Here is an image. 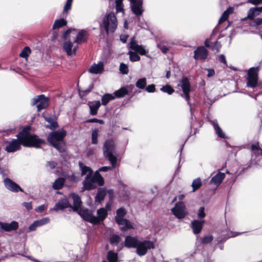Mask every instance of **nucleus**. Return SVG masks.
Returning <instances> with one entry per match:
<instances>
[{
  "instance_id": "1",
  "label": "nucleus",
  "mask_w": 262,
  "mask_h": 262,
  "mask_svg": "<svg viewBox=\"0 0 262 262\" xmlns=\"http://www.w3.org/2000/svg\"><path fill=\"white\" fill-rule=\"evenodd\" d=\"M31 128L30 125L24 126L16 135L17 139L6 142L8 144L5 148V151L8 153L14 152L21 149V145L28 147L40 148L41 145L44 144L45 141L38 138L36 135L31 134Z\"/></svg>"
},
{
  "instance_id": "2",
  "label": "nucleus",
  "mask_w": 262,
  "mask_h": 262,
  "mask_svg": "<svg viewBox=\"0 0 262 262\" xmlns=\"http://www.w3.org/2000/svg\"><path fill=\"white\" fill-rule=\"evenodd\" d=\"M67 135V132L64 129L51 132L47 138L48 141L56 148L59 152L65 151V143L63 142Z\"/></svg>"
},
{
  "instance_id": "3",
  "label": "nucleus",
  "mask_w": 262,
  "mask_h": 262,
  "mask_svg": "<svg viewBox=\"0 0 262 262\" xmlns=\"http://www.w3.org/2000/svg\"><path fill=\"white\" fill-rule=\"evenodd\" d=\"M115 148V144L113 139H108L104 142L103 146V155L111 162L113 168L116 167L117 162L116 157L113 153Z\"/></svg>"
},
{
  "instance_id": "4",
  "label": "nucleus",
  "mask_w": 262,
  "mask_h": 262,
  "mask_svg": "<svg viewBox=\"0 0 262 262\" xmlns=\"http://www.w3.org/2000/svg\"><path fill=\"white\" fill-rule=\"evenodd\" d=\"M103 25L107 35L110 31L112 33L115 31L117 27V20L114 13L110 12L103 17Z\"/></svg>"
},
{
  "instance_id": "5",
  "label": "nucleus",
  "mask_w": 262,
  "mask_h": 262,
  "mask_svg": "<svg viewBox=\"0 0 262 262\" xmlns=\"http://www.w3.org/2000/svg\"><path fill=\"white\" fill-rule=\"evenodd\" d=\"M259 67H252L248 70L247 85L254 88L257 86L258 80Z\"/></svg>"
},
{
  "instance_id": "6",
  "label": "nucleus",
  "mask_w": 262,
  "mask_h": 262,
  "mask_svg": "<svg viewBox=\"0 0 262 262\" xmlns=\"http://www.w3.org/2000/svg\"><path fill=\"white\" fill-rule=\"evenodd\" d=\"M49 97H46L43 94L36 96L32 99L31 101L32 105L38 103L37 105V112H40L42 110L47 108L49 106Z\"/></svg>"
},
{
  "instance_id": "7",
  "label": "nucleus",
  "mask_w": 262,
  "mask_h": 262,
  "mask_svg": "<svg viewBox=\"0 0 262 262\" xmlns=\"http://www.w3.org/2000/svg\"><path fill=\"white\" fill-rule=\"evenodd\" d=\"M154 243L149 240L139 241L136 248V253L139 256H142L147 253L148 250L154 249Z\"/></svg>"
},
{
  "instance_id": "8",
  "label": "nucleus",
  "mask_w": 262,
  "mask_h": 262,
  "mask_svg": "<svg viewBox=\"0 0 262 262\" xmlns=\"http://www.w3.org/2000/svg\"><path fill=\"white\" fill-rule=\"evenodd\" d=\"M173 214L179 219H184L187 215L186 206L183 202L180 201L175 204L171 209Z\"/></svg>"
},
{
  "instance_id": "9",
  "label": "nucleus",
  "mask_w": 262,
  "mask_h": 262,
  "mask_svg": "<svg viewBox=\"0 0 262 262\" xmlns=\"http://www.w3.org/2000/svg\"><path fill=\"white\" fill-rule=\"evenodd\" d=\"M180 82L184 98L188 102L190 100V92L191 91V84L189 80L187 77H183Z\"/></svg>"
},
{
  "instance_id": "10",
  "label": "nucleus",
  "mask_w": 262,
  "mask_h": 262,
  "mask_svg": "<svg viewBox=\"0 0 262 262\" xmlns=\"http://www.w3.org/2000/svg\"><path fill=\"white\" fill-rule=\"evenodd\" d=\"M208 55V51L204 46L198 47L194 51V58L195 60L205 61Z\"/></svg>"
},
{
  "instance_id": "11",
  "label": "nucleus",
  "mask_w": 262,
  "mask_h": 262,
  "mask_svg": "<svg viewBox=\"0 0 262 262\" xmlns=\"http://www.w3.org/2000/svg\"><path fill=\"white\" fill-rule=\"evenodd\" d=\"M129 48L141 55H145L146 51L142 45H139L136 41V37L133 36L129 43Z\"/></svg>"
},
{
  "instance_id": "12",
  "label": "nucleus",
  "mask_w": 262,
  "mask_h": 262,
  "mask_svg": "<svg viewBox=\"0 0 262 262\" xmlns=\"http://www.w3.org/2000/svg\"><path fill=\"white\" fill-rule=\"evenodd\" d=\"M70 198H72L73 199V205L70 207L72 209L73 211L77 212L82 207V202L81 200L80 197L77 194L72 193L69 195Z\"/></svg>"
},
{
  "instance_id": "13",
  "label": "nucleus",
  "mask_w": 262,
  "mask_h": 262,
  "mask_svg": "<svg viewBox=\"0 0 262 262\" xmlns=\"http://www.w3.org/2000/svg\"><path fill=\"white\" fill-rule=\"evenodd\" d=\"M77 213L85 221L94 225V216L92 214L91 211L88 208H82Z\"/></svg>"
},
{
  "instance_id": "14",
  "label": "nucleus",
  "mask_w": 262,
  "mask_h": 262,
  "mask_svg": "<svg viewBox=\"0 0 262 262\" xmlns=\"http://www.w3.org/2000/svg\"><path fill=\"white\" fill-rule=\"evenodd\" d=\"M97 214L98 216H94L93 217L95 225H99L101 224V222H103L107 216L108 212L105 208H101L97 210Z\"/></svg>"
},
{
  "instance_id": "15",
  "label": "nucleus",
  "mask_w": 262,
  "mask_h": 262,
  "mask_svg": "<svg viewBox=\"0 0 262 262\" xmlns=\"http://www.w3.org/2000/svg\"><path fill=\"white\" fill-rule=\"evenodd\" d=\"M131 9L133 13L136 16H140L143 12V1L138 0L135 3H131Z\"/></svg>"
},
{
  "instance_id": "16",
  "label": "nucleus",
  "mask_w": 262,
  "mask_h": 262,
  "mask_svg": "<svg viewBox=\"0 0 262 262\" xmlns=\"http://www.w3.org/2000/svg\"><path fill=\"white\" fill-rule=\"evenodd\" d=\"M4 183L6 187L13 192H18L19 191L23 192V189L16 183L9 178H6L4 180Z\"/></svg>"
},
{
  "instance_id": "17",
  "label": "nucleus",
  "mask_w": 262,
  "mask_h": 262,
  "mask_svg": "<svg viewBox=\"0 0 262 262\" xmlns=\"http://www.w3.org/2000/svg\"><path fill=\"white\" fill-rule=\"evenodd\" d=\"M204 223V220H194L191 222L190 227L194 234H198L201 232Z\"/></svg>"
},
{
  "instance_id": "18",
  "label": "nucleus",
  "mask_w": 262,
  "mask_h": 262,
  "mask_svg": "<svg viewBox=\"0 0 262 262\" xmlns=\"http://www.w3.org/2000/svg\"><path fill=\"white\" fill-rule=\"evenodd\" d=\"M0 225H1L2 230L6 232L15 231L18 228L19 226L18 223L14 221L10 223L0 222Z\"/></svg>"
},
{
  "instance_id": "19",
  "label": "nucleus",
  "mask_w": 262,
  "mask_h": 262,
  "mask_svg": "<svg viewBox=\"0 0 262 262\" xmlns=\"http://www.w3.org/2000/svg\"><path fill=\"white\" fill-rule=\"evenodd\" d=\"M93 182L92 176L90 177V174H87L85 177L84 181L83 182V187L82 188V191L84 190H91L94 189L96 188L95 185Z\"/></svg>"
},
{
  "instance_id": "20",
  "label": "nucleus",
  "mask_w": 262,
  "mask_h": 262,
  "mask_svg": "<svg viewBox=\"0 0 262 262\" xmlns=\"http://www.w3.org/2000/svg\"><path fill=\"white\" fill-rule=\"evenodd\" d=\"M88 105L90 108V114L92 116H96L101 104L100 101H89Z\"/></svg>"
},
{
  "instance_id": "21",
  "label": "nucleus",
  "mask_w": 262,
  "mask_h": 262,
  "mask_svg": "<svg viewBox=\"0 0 262 262\" xmlns=\"http://www.w3.org/2000/svg\"><path fill=\"white\" fill-rule=\"evenodd\" d=\"M139 242L136 236L128 235L125 237L124 246L127 248H136Z\"/></svg>"
},
{
  "instance_id": "22",
  "label": "nucleus",
  "mask_w": 262,
  "mask_h": 262,
  "mask_svg": "<svg viewBox=\"0 0 262 262\" xmlns=\"http://www.w3.org/2000/svg\"><path fill=\"white\" fill-rule=\"evenodd\" d=\"M63 48L68 55H72L76 54L78 45L73 47V44L72 42L66 41L63 43Z\"/></svg>"
},
{
  "instance_id": "23",
  "label": "nucleus",
  "mask_w": 262,
  "mask_h": 262,
  "mask_svg": "<svg viewBox=\"0 0 262 262\" xmlns=\"http://www.w3.org/2000/svg\"><path fill=\"white\" fill-rule=\"evenodd\" d=\"M72 205L69 203L67 198L60 200L55 205V209L56 210H63L64 209L70 208Z\"/></svg>"
},
{
  "instance_id": "24",
  "label": "nucleus",
  "mask_w": 262,
  "mask_h": 262,
  "mask_svg": "<svg viewBox=\"0 0 262 262\" xmlns=\"http://www.w3.org/2000/svg\"><path fill=\"white\" fill-rule=\"evenodd\" d=\"M88 36L89 34L85 30H81L78 33L74 42L79 44L85 42L87 41Z\"/></svg>"
},
{
  "instance_id": "25",
  "label": "nucleus",
  "mask_w": 262,
  "mask_h": 262,
  "mask_svg": "<svg viewBox=\"0 0 262 262\" xmlns=\"http://www.w3.org/2000/svg\"><path fill=\"white\" fill-rule=\"evenodd\" d=\"M225 174L219 172L216 174L212 178L210 181V184H214L216 186H219L225 179Z\"/></svg>"
},
{
  "instance_id": "26",
  "label": "nucleus",
  "mask_w": 262,
  "mask_h": 262,
  "mask_svg": "<svg viewBox=\"0 0 262 262\" xmlns=\"http://www.w3.org/2000/svg\"><path fill=\"white\" fill-rule=\"evenodd\" d=\"M119 225H123V226L121 228L122 231H125L128 229H134L133 225L132 223L127 219H124L122 220H118L116 223Z\"/></svg>"
},
{
  "instance_id": "27",
  "label": "nucleus",
  "mask_w": 262,
  "mask_h": 262,
  "mask_svg": "<svg viewBox=\"0 0 262 262\" xmlns=\"http://www.w3.org/2000/svg\"><path fill=\"white\" fill-rule=\"evenodd\" d=\"M106 195V191L105 188H99L95 198V203H101Z\"/></svg>"
},
{
  "instance_id": "28",
  "label": "nucleus",
  "mask_w": 262,
  "mask_h": 262,
  "mask_svg": "<svg viewBox=\"0 0 262 262\" xmlns=\"http://www.w3.org/2000/svg\"><path fill=\"white\" fill-rule=\"evenodd\" d=\"M233 9L232 7H229L222 14L221 17L219 20V25L222 24L223 22L227 20L230 14L232 13Z\"/></svg>"
},
{
  "instance_id": "29",
  "label": "nucleus",
  "mask_w": 262,
  "mask_h": 262,
  "mask_svg": "<svg viewBox=\"0 0 262 262\" xmlns=\"http://www.w3.org/2000/svg\"><path fill=\"white\" fill-rule=\"evenodd\" d=\"M128 90L126 87H122L120 89L115 91L114 93V96L116 98H122L127 95Z\"/></svg>"
},
{
  "instance_id": "30",
  "label": "nucleus",
  "mask_w": 262,
  "mask_h": 262,
  "mask_svg": "<svg viewBox=\"0 0 262 262\" xmlns=\"http://www.w3.org/2000/svg\"><path fill=\"white\" fill-rule=\"evenodd\" d=\"M126 214V211L125 208L121 207L118 209L116 211V216H115V222L117 223L118 220H122L124 219V217Z\"/></svg>"
},
{
  "instance_id": "31",
  "label": "nucleus",
  "mask_w": 262,
  "mask_h": 262,
  "mask_svg": "<svg viewBox=\"0 0 262 262\" xmlns=\"http://www.w3.org/2000/svg\"><path fill=\"white\" fill-rule=\"evenodd\" d=\"M65 180L63 178H58L54 182L52 187L55 190L61 189L64 185Z\"/></svg>"
},
{
  "instance_id": "32",
  "label": "nucleus",
  "mask_w": 262,
  "mask_h": 262,
  "mask_svg": "<svg viewBox=\"0 0 262 262\" xmlns=\"http://www.w3.org/2000/svg\"><path fill=\"white\" fill-rule=\"evenodd\" d=\"M93 182L94 183H97L99 186H101L104 185V179L99 172H96L94 176L92 175Z\"/></svg>"
},
{
  "instance_id": "33",
  "label": "nucleus",
  "mask_w": 262,
  "mask_h": 262,
  "mask_svg": "<svg viewBox=\"0 0 262 262\" xmlns=\"http://www.w3.org/2000/svg\"><path fill=\"white\" fill-rule=\"evenodd\" d=\"M115 98L112 94L109 93H106L102 96L101 98V104L103 105H106L108 102Z\"/></svg>"
},
{
  "instance_id": "34",
  "label": "nucleus",
  "mask_w": 262,
  "mask_h": 262,
  "mask_svg": "<svg viewBox=\"0 0 262 262\" xmlns=\"http://www.w3.org/2000/svg\"><path fill=\"white\" fill-rule=\"evenodd\" d=\"M79 165L81 170V176H84L88 172V174H90V177L92 176L93 174V170L90 167L83 165L82 162H79Z\"/></svg>"
},
{
  "instance_id": "35",
  "label": "nucleus",
  "mask_w": 262,
  "mask_h": 262,
  "mask_svg": "<svg viewBox=\"0 0 262 262\" xmlns=\"http://www.w3.org/2000/svg\"><path fill=\"white\" fill-rule=\"evenodd\" d=\"M106 258L108 262H118V255L117 253L113 251H110L107 252Z\"/></svg>"
},
{
  "instance_id": "36",
  "label": "nucleus",
  "mask_w": 262,
  "mask_h": 262,
  "mask_svg": "<svg viewBox=\"0 0 262 262\" xmlns=\"http://www.w3.org/2000/svg\"><path fill=\"white\" fill-rule=\"evenodd\" d=\"M250 26L257 29H262V18H256L250 23Z\"/></svg>"
},
{
  "instance_id": "37",
  "label": "nucleus",
  "mask_w": 262,
  "mask_h": 262,
  "mask_svg": "<svg viewBox=\"0 0 262 262\" xmlns=\"http://www.w3.org/2000/svg\"><path fill=\"white\" fill-rule=\"evenodd\" d=\"M67 21L63 18L56 19L53 25L52 28L53 29L55 30L56 29L65 26L67 25Z\"/></svg>"
},
{
  "instance_id": "38",
  "label": "nucleus",
  "mask_w": 262,
  "mask_h": 262,
  "mask_svg": "<svg viewBox=\"0 0 262 262\" xmlns=\"http://www.w3.org/2000/svg\"><path fill=\"white\" fill-rule=\"evenodd\" d=\"M99 130L98 128H94L92 130L91 142L92 144H97L98 143V136Z\"/></svg>"
},
{
  "instance_id": "39",
  "label": "nucleus",
  "mask_w": 262,
  "mask_h": 262,
  "mask_svg": "<svg viewBox=\"0 0 262 262\" xmlns=\"http://www.w3.org/2000/svg\"><path fill=\"white\" fill-rule=\"evenodd\" d=\"M45 120L48 122L50 123V125H46V127L50 129H54L58 126V123L55 121L52 118H45Z\"/></svg>"
},
{
  "instance_id": "40",
  "label": "nucleus",
  "mask_w": 262,
  "mask_h": 262,
  "mask_svg": "<svg viewBox=\"0 0 262 262\" xmlns=\"http://www.w3.org/2000/svg\"><path fill=\"white\" fill-rule=\"evenodd\" d=\"M241 234L239 232H235L232 231H230L228 233L225 235V236L222 238L221 240L219 241V243H225L228 238L231 237H234L237 235Z\"/></svg>"
},
{
  "instance_id": "41",
  "label": "nucleus",
  "mask_w": 262,
  "mask_h": 262,
  "mask_svg": "<svg viewBox=\"0 0 262 262\" xmlns=\"http://www.w3.org/2000/svg\"><path fill=\"white\" fill-rule=\"evenodd\" d=\"M251 147L252 150L255 155L262 156V149L260 147L258 142L252 144Z\"/></svg>"
},
{
  "instance_id": "42",
  "label": "nucleus",
  "mask_w": 262,
  "mask_h": 262,
  "mask_svg": "<svg viewBox=\"0 0 262 262\" xmlns=\"http://www.w3.org/2000/svg\"><path fill=\"white\" fill-rule=\"evenodd\" d=\"M88 71L92 74H101L104 71V67H91Z\"/></svg>"
},
{
  "instance_id": "43",
  "label": "nucleus",
  "mask_w": 262,
  "mask_h": 262,
  "mask_svg": "<svg viewBox=\"0 0 262 262\" xmlns=\"http://www.w3.org/2000/svg\"><path fill=\"white\" fill-rule=\"evenodd\" d=\"M160 90L164 93H167L169 95H171L174 92V89L169 84H166V85L163 86Z\"/></svg>"
},
{
  "instance_id": "44",
  "label": "nucleus",
  "mask_w": 262,
  "mask_h": 262,
  "mask_svg": "<svg viewBox=\"0 0 262 262\" xmlns=\"http://www.w3.org/2000/svg\"><path fill=\"white\" fill-rule=\"evenodd\" d=\"M202 181L200 178L194 180L192 183V191L194 192L199 189L202 186Z\"/></svg>"
},
{
  "instance_id": "45",
  "label": "nucleus",
  "mask_w": 262,
  "mask_h": 262,
  "mask_svg": "<svg viewBox=\"0 0 262 262\" xmlns=\"http://www.w3.org/2000/svg\"><path fill=\"white\" fill-rule=\"evenodd\" d=\"M146 85V79L145 78H140L136 83V86L140 89H145Z\"/></svg>"
},
{
  "instance_id": "46",
  "label": "nucleus",
  "mask_w": 262,
  "mask_h": 262,
  "mask_svg": "<svg viewBox=\"0 0 262 262\" xmlns=\"http://www.w3.org/2000/svg\"><path fill=\"white\" fill-rule=\"evenodd\" d=\"M120 237L117 234H113L110 238V242L111 245H117L120 242Z\"/></svg>"
},
{
  "instance_id": "47",
  "label": "nucleus",
  "mask_w": 262,
  "mask_h": 262,
  "mask_svg": "<svg viewBox=\"0 0 262 262\" xmlns=\"http://www.w3.org/2000/svg\"><path fill=\"white\" fill-rule=\"evenodd\" d=\"M31 52V49L29 47H25L19 54V56L21 57L27 58Z\"/></svg>"
},
{
  "instance_id": "48",
  "label": "nucleus",
  "mask_w": 262,
  "mask_h": 262,
  "mask_svg": "<svg viewBox=\"0 0 262 262\" xmlns=\"http://www.w3.org/2000/svg\"><path fill=\"white\" fill-rule=\"evenodd\" d=\"M214 127L215 130V132L216 134L217 135L218 137L225 139V135L223 132L222 129L219 126V125L217 124H214Z\"/></svg>"
},
{
  "instance_id": "49",
  "label": "nucleus",
  "mask_w": 262,
  "mask_h": 262,
  "mask_svg": "<svg viewBox=\"0 0 262 262\" xmlns=\"http://www.w3.org/2000/svg\"><path fill=\"white\" fill-rule=\"evenodd\" d=\"M256 16H257V15H256V13L254 12V8H251L249 10L248 12V15H247V17L245 18L244 19L245 20L249 19V20H251L252 21L254 19H255L254 17Z\"/></svg>"
},
{
  "instance_id": "50",
  "label": "nucleus",
  "mask_w": 262,
  "mask_h": 262,
  "mask_svg": "<svg viewBox=\"0 0 262 262\" xmlns=\"http://www.w3.org/2000/svg\"><path fill=\"white\" fill-rule=\"evenodd\" d=\"M129 55L130 60L132 61H137L140 59V56L135 51H129Z\"/></svg>"
},
{
  "instance_id": "51",
  "label": "nucleus",
  "mask_w": 262,
  "mask_h": 262,
  "mask_svg": "<svg viewBox=\"0 0 262 262\" xmlns=\"http://www.w3.org/2000/svg\"><path fill=\"white\" fill-rule=\"evenodd\" d=\"M49 222L50 219L48 217H45L39 220L36 221L35 223L37 224V226H38V227H40L48 224Z\"/></svg>"
},
{
  "instance_id": "52",
  "label": "nucleus",
  "mask_w": 262,
  "mask_h": 262,
  "mask_svg": "<svg viewBox=\"0 0 262 262\" xmlns=\"http://www.w3.org/2000/svg\"><path fill=\"white\" fill-rule=\"evenodd\" d=\"M93 85H90L87 89L85 90L80 91L79 90V96L81 97H83L86 96L89 93H90L93 89Z\"/></svg>"
},
{
  "instance_id": "53",
  "label": "nucleus",
  "mask_w": 262,
  "mask_h": 262,
  "mask_svg": "<svg viewBox=\"0 0 262 262\" xmlns=\"http://www.w3.org/2000/svg\"><path fill=\"white\" fill-rule=\"evenodd\" d=\"M213 237L212 235L205 236L202 239V244L204 245L210 243L213 241Z\"/></svg>"
},
{
  "instance_id": "54",
  "label": "nucleus",
  "mask_w": 262,
  "mask_h": 262,
  "mask_svg": "<svg viewBox=\"0 0 262 262\" xmlns=\"http://www.w3.org/2000/svg\"><path fill=\"white\" fill-rule=\"evenodd\" d=\"M222 47L221 43L217 41L213 43H211V49L213 50H215L216 52H219Z\"/></svg>"
},
{
  "instance_id": "55",
  "label": "nucleus",
  "mask_w": 262,
  "mask_h": 262,
  "mask_svg": "<svg viewBox=\"0 0 262 262\" xmlns=\"http://www.w3.org/2000/svg\"><path fill=\"white\" fill-rule=\"evenodd\" d=\"M197 216L199 219L200 220L202 219H204L205 216L206 214L205 212V208L204 207H201L198 212Z\"/></svg>"
},
{
  "instance_id": "56",
  "label": "nucleus",
  "mask_w": 262,
  "mask_h": 262,
  "mask_svg": "<svg viewBox=\"0 0 262 262\" xmlns=\"http://www.w3.org/2000/svg\"><path fill=\"white\" fill-rule=\"evenodd\" d=\"M72 3L67 2H66L63 10V13H66L67 15L69 10L71 9Z\"/></svg>"
},
{
  "instance_id": "57",
  "label": "nucleus",
  "mask_w": 262,
  "mask_h": 262,
  "mask_svg": "<svg viewBox=\"0 0 262 262\" xmlns=\"http://www.w3.org/2000/svg\"><path fill=\"white\" fill-rule=\"evenodd\" d=\"M98 123L100 124H104L103 120L101 119H98L97 118L89 119L85 121V123Z\"/></svg>"
},
{
  "instance_id": "58",
  "label": "nucleus",
  "mask_w": 262,
  "mask_h": 262,
  "mask_svg": "<svg viewBox=\"0 0 262 262\" xmlns=\"http://www.w3.org/2000/svg\"><path fill=\"white\" fill-rule=\"evenodd\" d=\"M145 90L148 93H154L156 91V86L154 84L148 85L145 86Z\"/></svg>"
},
{
  "instance_id": "59",
  "label": "nucleus",
  "mask_w": 262,
  "mask_h": 262,
  "mask_svg": "<svg viewBox=\"0 0 262 262\" xmlns=\"http://www.w3.org/2000/svg\"><path fill=\"white\" fill-rule=\"evenodd\" d=\"M219 60L220 62V63H221L224 65L227 66V62L226 59V57L224 55H223V54L220 55L219 57Z\"/></svg>"
},
{
  "instance_id": "60",
  "label": "nucleus",
  "mask_w": 262,
  "mask_h": 262,
  "mask_svg": "<svg viewBox=\"0 0 262 262\" xmlns=\"http://www.w3.org/2000/svg\"><path fill=\"white\" fill-rule=\"evenodd\" d=\"M57 163L55 161H48L47 163V166L49 167L50 169H54L57 166Z\"/></svg>"
},
{
  "instance_id": "61",
  "label": "nucleus",
  "mask_w": 262,
  "mask_h": 262,
  "mask_svg": "<svg viewBox=\"0 0 262 262\" xmlns=\"http://www.w3.org/2000/svg\"><path fill=\"white\" fill-rule=\"evenodd\" d=\"M160 50L164 54L166 53L169 50V48L164 45H160L158 46Z\"/></svg>"
},
{
  "instance_id": "62",
  "label": "nucleus",
  "mask_w": 262,
  "mask_h": 262,
  "mask_svg": "<svg viewBox=\"0 0 262 262\" xmlns=\"http://www.w3.org/2000/svg\"><path fill=\"white\" fill-rule=\"evenodd\" d=\"M120 72L122 74H127L128 73V67H119Z\"/></svg>"
},
{
  "instance_id": "63",
  "label": "nucleus",
  "mask_w": 262,
  "mask_h": 262,
  "mask_svg": "<svg viewBox=\"0 0 262 262\" xmlns=\"http://www.w3.org/2000/svg\"><path fill=\"white\" fill-rule=\"evenodd\" d=\"M208 72V74H207V76L208 77H211L214 75L215 72L214 70L212 69H206Z\"/></svg>"
},
{
  "instance_id": "64",
  "label": "nucleus",
  "mask_w": 262,
  "mask_h": 262,
  "mask_svg": "<svg viewBox=\"0 0 262 262\" xmlns=\"http://www.w3.org/2000/svg\"><path fill=\"white\" fill-rule=\"evenodd\" d=\"M23 205L27 209V210H30L32 209L31 203L24 202Z\"/></svg>"
}]
</instances>
